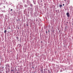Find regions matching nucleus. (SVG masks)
Here are the masks:
<instances>
[{
    "label": "nucleus",
    "mask_w": 73,
    "mask_h": 73,
    "mask_svg": "<svg viewBox=\"0 0 73 73\" xmlns=\"http://www.w3.org/2000/svg\"><path fill=\"white\" fill-rule=\"evenodd\" d=\"M66 15L68 17H70V15H69V13H67Z\"/></svg>",
    "instance_id": "f257e3e1"
},
{
    "label": "nucleus",
    "mask_w": 73,
    "mask_h": 73,
    "mask_svg": "<svg viewBox=\"0 0 73 73\" xmlns=\"http://www.w3.org/2000/svg\"><path fill=\"white\" fill-rule=\"evenodd\" d=\"M7 66H8V67H9V64H7L6 65V66L7 67Z\"/></svg>",
    "instance_id": "f03ea898"
},
{
    "label": "nucleus",
    "mask_w": 73,
    "mask_h": 73,
    "mask_svg": "<svg viewBox=\"0 0 73 73\" xmlns=\"http://www.w3.org/2000/svg\"><path fill=\"white\" fill-rule=\"evenodd\" d=\"M41 72L42 73H43V72H43V69H41Z\"/></svg>",
    "instance_id": "7ed1b4c3"
},
{
    "label": "nucleus",
    "mask_w": 73,
    "mask_h": 73,
    "mask_svg": "<svg viewBox=\"0 0 73 73\" xmlns=\"http://www.w3.org/2000/svg\"><path fill=\"white\" fill-rule=\"evenodd\" d=\"M30 6L31 7H33V5H32V4H31Z\"/></svg>",
    "instance_id": "20e7f679"
},
{
    "label": "nucleus",
    "mask_w": 73,
    "mask_h": 73,
    "mask_svg": "<svg viewBox=\"0 0 73 73\" xmlns=\"http://www.w3.org/2000/svg\"><path fill=\"white\" fill-rule=\"evenodd\" d=\"M6 32H7V31L6 30H5V31H4V33H6Z\"/></svg>",
    "instance_id": "39448f33"
},
{
    "label": "nucleus",
    "mask_w": 73,
    "mask_h": 73,
    "mask_svg": "<svg viewBox=\"0 0 73 73\" xmlns=\"http://www.w3.org/2000/svg\"><path fill=\"white\" fill-rule=\"evenodd\" d=\"M60 7H62V5H60Z\"/></svg>",
    "instance_id": "423d86ee"
},
{
    "label": "nucleus",
    "mask_w": 73,
    "mask_h": 73,
    "mask_svg": "<svg viewBox=\"0 0 73 73\" xmlns=\"http://www.w3.org/2000/svg\"><path fill=\"white\" fill-rule=\"evenodd\" d=\"M46 33L47 34V33H48V31H46Z\"/></svg>",
    "instance_id": "0eeeda50"
},
{
    "label": "nucleus",
    "mask_w": 73,
    "mask_h": 73,
    "mask_svg": "<svg viewBox=\"0 0 73 73\" xmlns=\"http://www.w3.org/2000/svg\"><path fill=\"white\" fill-rule=\"evenodd\" d=\"M13 71V70H11V72H12V71Z\"/></svg>",
    "instance_id": "6e6552de"
},
{
    "label": "nucleus",
    "mask_w": 73,
    "mask_h": 73,
    "mask_svg": "<svg viewBox=\"0 0 73 73\" xmlns=\"http://www.w3.org/2000/svg\"><path fill=\"white\" fill-rule=\"evenodd\" d=\"M11 11H12V9H11Z\"/></svg>",
    "instance_id": "1a4fd4ad"
},
{
    "label": "nucleus",
    "mask_w": 73,
    "mask_h": 73,
    "mask_svg": "<svg viewBox=\"0 0 73 73\" xmlns=\"http://www.w3.org/2000/svg\"><path fill=\"white\" fill-rule=\"evenodd\" d=\"M17 38L18 39H19V37H17Z\"/></svg>",
    "instance_id": "9d476101"
},
{
    "label": "nucleus",
    "mask_w": 73,
    "mask_h": 73,
    "mask_svg": "<svg viewBox=\"0 0 73 73\" xmlns=\"http://www.w3.org/2000/svg\"><path fill=\"white\" fill-rule=\"evenodd\" d=\"M65 5L64 4H63V5L64 6Z\"/></svg>",
    "instance_id": "9b49d317"
},
{
    "label": "nucleus",
    "mask_w": 73,
    "mask_h": 73,
    "mask_svg": "<svg viewBox=\"0 0 73 73\" xmlns=\"http://www.w3.org/2000/svg\"><path fill=\"white\" fill-rule=\"evenodd\" d=\"M33 69H34V67H33Z\"/></svg>",
    "instance_id": "f8f14e48"
},
{
    "label": "nucleus",
    "mask_w": 73,
    "mask_h": 73,
    "mask_svg": "<svg viewBox=\"0 0 73 73\" xmlns=\"http://www.w3.org/2000/svg\"><path fill=\"white\" fill-rule=\"evenodd\" d=\"M49 32V30H48V32Z\"/></svg>",
    "instance_id": "ddd939ff"
},
{
    "label": "nucleus",
    "mask_w": 73,
    "mask_h": 73,
    "mask_svg": "<svg viewBox=\"0 0 73 73\" xmlns=\"http://www.w3.org/2000/svg\"><path fill=\"white\" fill-rule=\"evenodd\" d=\"M65 1H66V0H64Z\"/></svg>",
    "instance_id": "4468645a"
},
{
    "label": "nucleus",
    "mask_w": 73,
    "mask_h": 73,
    "mask_svg": "<svg viewBox=\"0 0 73 73\" xmlns=\"http://www.w3.org/2000/svg\"><path fill=\"white\" fill-rule=\"evenodd\" d=\"M26 6H27V5H26V6H25L26 7Z\"/></svg>",
    "instance_id": "2eb2a0df"
}]
</instances>
